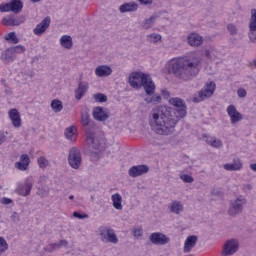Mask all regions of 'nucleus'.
<instances>
[{
  "mask_svg": "<svg viewBox=\"0 0 256 256\" xmlns=\"http://www.w3.org/2000/svg\"><path fill=\"white\" fill-rule=\"evenodd\" d=\"M169 104L175 107L174 115L176 119L171 114V108L166 106H157L150 112V125L157 135H173L177 121L187 117L185 100L174 97L169 99Z\"/></svg>",
  "mask_w": 256,
  "mask_h": 256,
  "instance_id": "obj_1",
  "label": "nucleus"
},
{
  "mask_svg": "<svg viewBox=\"0 0 256 256\" xmlns=\"http://www.w3.org/2000/svg\"><path fill=\"white\" fill-rule=\"evenodd\" d=\"M169 71L177 79L182 81H191L199 75L201 71V58L195 56H186L172 59L169 63Z\"/></svg>",
  "mask_w": 256,
  "mask_h": 256,
  "instance_id": "obj_2",
  "label": "nucleus"
},
{
  "mask_svg": "<svg viewBox=\"0 0 256 256\" xmlns=\"http://www.w3.org/2000/svg\"><path fill=\"white\" fill-rule=\"evenodd\" d=\"M91 110L84 107L80 112V123L86 129V141L91 149H98L95 140V121L91 119Z\"/></svg>",
  "mask_w": 256,
  "mask_h": 256,
  "instance_id": "obj_3",
  "label": "nucleus"
},
{
  "mask_svg": "<svg viewBox=\"0 0 256 256\" xmlns=\"http://www.w3.org/2000/svg\"><path fill=\"white\" fill-rule=\"evenodd\" d=\"M216 87L217 86L215 82H206L204 87L193 97V103H201L205 101V99L213 97V93H215Z\"/></svg>",
  "mask_w": 256,
  "mask_h": 256,
  "instance_id": "obj_4",
  "label": "nucleus"
},
{
  "mask_svg": "<svg viewBox=\"0 0 256 256\" xmlns=\"http://www.w3.org/2000/svg\"><path fill=\"white\" fill-rule=\"evenodd\" d=\"M98 233L102 243H112L113 245H117V243H119V238L117 237V234H115V230H113V228L100 226L98 228Z\"/></svg>",
  "mask_w": 256,
  "mask_h": 256,
  "instance_id": "obj_5",
  "label": "nucleus"
},
{
  "mask_svg": "<svg viewBox=\"0 0 256 256\" xmlns=\"http://www.w3.org/2000/svg\"><path fill=\"white\" fill-rule=\"evenodd\" d=\"M245 205H247V198H245V196H239L235 200H232L228 209V215L230 217H237V215H241Z\"/></svg>",
  "mask_w": 256,
  "mask_h": 256,
  "instance_id": "obj_6",
  "label": "nucleus"
},
{
  "mask_svg": "<svg viewBox=\"0 0 256 256\" xmlns=\"http://www.w3.org/2000/svg\"><path fill=\"white\" fill-rule=\"evenodd\" d=\"M1 13H9L11 11L15 15L23 11V2L21 0H11L10 3L0 4Z\"/></svg>",
  "mask_w": 256,
  "mask_h": 256,
  "instance_id": "obj_7",
  "label": "nucleus"
},
{
  "mask_svg": "<svg viewBox=\"0 0 256 256\" xmlns=\"http://www.w3.org/2000/svg\"><path fill=\"white\" fill-rule=\"evenodd\" d=\"M149 75L142 72H132L129 76V85L133 89H141L143 83L147 82V77Z\"/></svg>",
  "mask_w": 256,
  "mask_h": 256,
  "instance_id": "obj_8",
  "label": "nucleus"
},
{
  "mask_svg": "<svg viewBox=\"0 0 256 256\" xmlns=\"http://www.w3.org/2000/svg\"><path fill=\"white\" fill-rule=\"evenodd\" d=\"M68 163L72 169H79L81 167L82 158L81 151L77 147H73L69 151Z\"/></svg>",
  "mask_w": 256,
  "mask_h": 256,
  "instance_id": "obj_9",
  "label": "nucleus"
},
{
  "mask_svg": "<svg viewBox=\"0 0 256 256\" xmlns=\"http://www.w3.org/2000/svg\"><path fill=\"white\" fill-rule=\"evenodd\" d=\"M149 241L152 245H167L171 239L161 232H154L150 234Z\"/></svg>",
  "mask_w": 256,
  "mask_h": 256,
  "instance_id": "obj_10",
  "label": "nucleus"
},
{
  "mask_svg": "<svg viewBox=\"0 0 256 256\" xmlns=\"http://www.w3.org/2000/svg\"><path fill=\"white\" fill-rule=\"evenodd\" d=\"M239 251V241L232 239L228 240L224 245V249L222 251L223 256H231L235 255Z\"/></svg>",
  "mask_w": 256,
  "mask_h": 256,
  "instance_id": "obj_11",
  "label": "nucleus"
},
{
  "mask_svg": "<svg viewBox=\"0 0 256 256\" xmlns=\"http://www.w3.org/2000/svg\"><path fill=\"white\" fill-rule=\"evenodd\" d=\"M228 117H230V122L232 125H236L239 121H243V114L237 111L235 105H229L226 109Z\"/></svg>",
  "mask_w": 256,
  "mask_h": 256,
  "instance_id": "obj_12",
  "label": "nucleus"
},
{
  "mask_svg": "<svg viewBox=\"0 0 256 256\" xmlns=\"http://www.w3.org/2000/svg\"><path fill=\"white\" fill-rule=\"evenodd\" d=\"M34 183L35 180L32 176L27 177L25 179L24 185L18 188L19 195H22V197H28V195H31V189H33Z\"/></svg>",
  "mask_w": 256,
  "mask_h": 256,
  "instance_id": "obj_13",
  "label": "nucleus"
},
{
  "mask_svg": "<svg viewBox=\"0 0 256 256\" xmlns=\"http://www.w3.org/2000/svg\"><path fill=\"white\" fill-rule=\"evenodd\" d=\"M51 25V18L49 16L45 17L39 24L36 25V27L33 29L34 35H37L38 37H41L45 31H47V28Z\"/></svg>",
  "mask_w": 256,
  "mask_h": 256,
  "instance_id": "obj_14",
  "label": "nucleus"
},
{
  "mask_svg": "<svg viewBox=\"0 0 256 256\" xmlns=\"http://www.w3.org/2000/svg\"><path fill=\"white\" fill-rule=\"evenodd\" d=\"M145 173H149V166L147 165L132 166L128 170V174L130 177H141V175H145Z\"/></svg>",
  "mask_w": 256,
  "mask_h": 256,
  "instance_id": "obj_15",
  "label": "nucleus"
},
{
  "mask_svg": "<svg viewBox=\"0 0 256 256\" xmlns=\"http://www.w3.org/2000/svg\"><path fill=\"white\" fill-rule=\"evenodd\" d=\"M92 115L96 121H107V119H109V112L101 106L95 107Z\"/></svg>",
  "mask_w": 256,
  "mask_h": 256,
  "instance_id": "obj_16",
  "label": "nucleus"
},
{
  "mask_svg": "<svg viewBox=\"0 0 256 256\" xmlns=\"http://www.w3.org/2000/svg\"><path fill=\"white\" fill-rule=\"evenodd\" d=\"M9 119L12 121L13 127L19 129L21 127V113L16 108H12L8 112Z\"/></svg>",
  "mask_w": 256,
  "mask_h": 256,
  "instance_id": "obj_17",
  "label": "nucleus"
},
{
  "mask_svg": "<svg viewBox=\"0 0 256 256\" xmlns=\"http://www.w3.org/2000/svg\"><path fill=\"white\" fill-rule=\"evenodd\" d=\"M197 241H199V238L195 235L188 236L185 240L183 252L184 253H191L193 248L197 245Z\"/></svg>",
  "mask_w": 256,
  "mask_h": 256,
  "instance_id": "obj_18",
  "label": "nucleus"
},
{
  "mask_svg": "<svg viewBox=\"0 0 256 256\" xmlns=\"http://www.w3.org/2000/svg\"><path fill=\"white\" fill-rule=\"evenodd\" d=\"M168 209L170 213H173L174 215H181L184 211L183 203L179 200H172L171 203L168 205Z\"/></svg>",
  "mask_w": 256,
  "mask_h": 256,
  "instance_id": "obj_19",
  "label": "nucleus"
},
{
  "mask_svg": "<svg viewBox=\"0 0 256 256\" xmlns=\"http://www.w3.org/2000/svg\"><path fill=\"white\" fill-rule=\"evenodd\" d=\"M89 89V84L87 82H79L77 89L75 90V99L77 101H81L83 97H85V93H87Z\"/></svg>",
  "mask_w": 256,
  "mask_h": 256,
  "instance_id": "obj_20",
  "label": "nucleus"
},
{
  "mask_svg": "<svg viewBox=\"0 0 256 256\" xmlns=\"http://www.w3.org/2000/svg\"><path fill=\"white\" fill-rule=\"evenodd\" d=\"M29 163H31V160L29 159V155L22 154L20 156V161L15 163V167L19 171H27V169H29Z\"/></svg>",
  "mask_w": 256,
  "mask_h": 256,
  "instance_id": "obj_21",
  "label": "nucleus"
},
{
  "mask_svg": "<svg viewBox=\"0 0 256 256\" xmlns=\"http://www.w3.org/2000/svg\"><path fill=\"white\" fill-rule=\"evenodd\" d=\"M225 171H241L243 162L239 158H234L232 163L224 164Z\"/></svg>",
  "mask_w": 256,
  "mask_h": 256,
  "instance_id": "obj_22",
  "label": "nucleus"
},
{
  "mask_svg": "<svg viewBox=\"0 0 256 256\" xmlns=\"http://www.w3.org/2000/svg\"><path fill=\"white\" fill-rule=\"evenodd\" d=\"M187 40L191 47H201V45H203V36L198 33H191Z\"/></svg>",
  "mask_w": 256,
  "mask_h": 256,
  "instance_id": "obj_23",
  "label": "nucleus"
},
{
  "mask_svg": "<svg viewBox=\"0 0 256 256\" xmlns=\"http://www.w3.org/2000/svg\"><path fill=\"white\" fill-rule=\"evenodd\" d=\"M139 5L135 2H126L119 7L120 13H135Z\"/></svg>",
  "mask_w": 256,
  "mask_h": 256,
  "instance_id": "obj_24",
  "label": "nucleus"
},
{
  "mask_svg": "<svg viewBox=\"0 0 256 256\" xmlns=\"http://www.w3.org/2000/svg\"><path fill=\"white\" fill-rule=\"evenodd\" d=\"M111 73H113V69L107 65H101L95 69L96 77H109Z\"/></svg>",
  "mask_w": 256,
  "mask_h": 256,
  "instance_id": "obj_25",
  "label": "nucleus"
},
{
  "mask_svg": "<svg viewBox=\"0 0 256 256\" xmlns=\"http://www.w3.org/2000/svg\"><path fill=\"white\" fill-rule=\"evenodd\" d=\"M2 23L6 27H15L21 25V23H23V20H21V18L19 17L15 18L13 16H7L2 19Z\"/></svg>",
  "mask_w": 256,
  "mask_h": 256,
  "instance_id": "obj_26",
  "label": "nucleus"
},
{
  "mask_svg": "<svg viewBox=\"0 0 256 256\" xmlns=\"http://www.w3.org/2000/svg\"><path fill=\"white\" fill-rule=\"evenodd\" d=\"M144 87L145 93L148 95H153L155 93V82L151 79V76H147L146 82L142 84Z\"/></svg>",
  "mask_w": 256,
  "mask_h": 256,
  "instance_id": "obj_27",
  "label": "nucleus"
},
{
  "mask_svg": "<svg viewBox=\"0 0 256 256\" xmlns=\"http://www.w3.org/2000/svg\"><path fill=\"white\" fill-rule=\"evenodd\" d=\"M205 142L207 145H210V147H214L215 149H219L220 147H223V142L221 139H217L215 137L204 135Z\"/></svg>",
  "mask_w": 256,
  "mask_h": 256,
  "instance_id": "obj_28",
  "label": "nucleus"
},
{
  "mask_svg": "<svg viewBox=\"0 0 256 256\" xmlns=\"http://www.w3.org/2000/svg\"><path fill=\"white\" fill-rule=\"evenodd\" d=\"M111 200L113 203L114 209H117V211H121L123 209V197H121V194L116 193L111 196Z\"/></svg>",
  "mask_w": 256,
  "mask_h": 256,
  "instance_id": "obj_29",
  "label": "nucleus"
},
{
  "mask_svg": "<svg viewBox=\"0 0 256 256\" xmlns=\"http://www.w3.org/2000/svg\"><path fill=\"white\" fill-rule=\"evenodd\" d=\"M1 59H2V61H4V63H11V61H13V59H15V53L13 52V49L8 48V49L4 50L2 52Z\"/></svg>",
  "mask_w": 256,
  "mask_h": 256,
  "instance_id": "obj_30",
  "label": "nucleus"
},
{
  "mask_svg": "<svg viewBox=\"0 0 256 256\" xmlns=\"http://www.w3.org/2000/svg\"><path fill=\"white\" fill-rule=\"evenodd\" d=\"M60 45H62L64 49H71V47H73V39L71 36L64 35L60 39Z\"/></svg>",
  "mask_w": 256,
  "mask_h": 256,
  "instance_id": "obj_31",
  "label": "nucleus"
},
{
  "mask_svg": "<svg viewBox=\"0 0 256 256\" xmlns=\"http://www.w3.org/2000/svg\"><path fill=\"white\" fill-rule=\"evenodd\" d=\"M51 107L54 113H61L63 111V102L59 99H54L51 102Z\"/></svg>",
  "mask_w": 256,
  "mask_h": 256,
  "instance_id": "obj_32",
  "label": "nucleus"
},
{
  "mask_svg": "<svg viewBox=\"0 0 256 256\" xmlns=\"http://www.w3.org/2000/svg\"><path fill=\"white\" fill-rule=\"evenodd\" d=\"M145 101L148 103V104H152V105H159V103H161L162 101V98H161V95L159 94H156L154 96H148L145 98Z\"/></svg>",
  "mask_w": 256,
  "mask_h": 256,
  "instance_id": "obj_33",
  "label": "nucleus"
},
{
  "mask_svg": "<svg viewBox=\"0 0 256 256\" xmlns=\"http://www.w3.org/2000/svg\"><path fill=\"white\" fill-rule=\"evenodd\" d=\"M250 22H249V31H255L256 29V9L251 10Z\"/></svg>",
  "mask_w": 256,
  "mask_h": 256,
  "instance_id": "obj_34",
  "label": "nucleus"
},
{
  "mask_svg": "<svg viewBox=\"0 0 256 256\" xmlns=\"http://www.w3.org/2000/svg\"><path fill=\"white\" fill-rule=\"evenodd\" d=\"M155 19H157L155 16H151L150 18L145 19L143 22L144 29H151V27H153L155 24Z\"/></svg>",
  "mask_w": 256,
  "mask_h": 256,
  "instance_id": "obj_35",
  "label": "nucleus"
},
{
  "mask_svg": "<svg viewBox=\"0 0 256 256\" xmlns=\"http://www.w3.org/2000/svg\"><path fill=\"white\" fill-rule=\"evenodd\" d=\"M93 99L96 101V103H107V95L103 93L94 94Z\"/></svg>",
  "mask_w": 256,
  "mask_h": 256,
  "instance_id": "obj_36",
  "label": "nucleus"
},
{
  "mask_svg": "<svg viewBox=\"0 0 256 256\" xmlns=\"http://www.w3.org/2000/svg\"><path fill=\"white\" fill-rule=\"evenodd\" d=\"M37 163L40 169H46V167H49V160L43 156L37 159Z\"/></svg>",
  "mask_w": 256,
  "mask_h": 256,
  "instance_id": "obj_37",
  "label": "nucleus"
},
{
  "mask_svg": "<svg viewBox=\"0 0 256 256\" xmlns=\"http://www.w3.org/2000/svg\"><path fill=\"white\" fill-rule=\"evenodd\" d=\"M6 41H11V43H14L15 45L19 43V38H17V35L15 32H10L8 35L5 37Z\"/></svg>",
  "mask_w": 256,
  "mask_h": 256,
  "instance_id": "obj_38",
  "label": "nucleus"
},
{
  "mask_svg": "<svg viewBox=\"0 0 256 256\" xmlns=\"http://www.w3.org/2000/svg\"><path fill=\"white\" fill-rule=\"evenodd\" d=\"M7 249H9V244L7 243V240H5V238L3 237H0V255L2 253H5Z\"/></svg>",
  "mask_w": 256,
  "mask_h": 256,
  "instance_id": "obj_39",
  "label": "nucleus"
},
{
  "mask_svg": "<svg viewBox=\"0 0 256 256\" xmlns=\"http://www.w3.org/2000/svg\"><path fill=\"white\" fill-rule=\"evenodd\" d=\"M227 30L229 31V34L232 35L233 37H235V35H237V33H239V29L233 23H230L227 25Z\"/></svg>",
  "mask_w": 256,
  "mask_h": 256,
  "instance_id": "obj_40",
  "label": "nucleus"
},
{
  "mask_svg": "<svg viewBox=\"0 0 256 256\" xmlns=\"http://www.w3.org/2000/svg\"><path fill=\"white\" fill-rule=\"evenodd\" d=\"M65 136H66V139H69L70 141H74L75 131L73 130V127L66 128Z\"/></svg>",
  "mask_w": 256,
  "mask_h": 256,
  "instance_id": "obj_41",
  "label": "nucleus"
},
{
  "mask_svg": "<svg viewBox=\"0 0 256 256\" xmlns=\"http://www.w3.org/2000/svg\"><path fill=\"white\" fill-rule=\"evenodd\" d=\"M180 179L181 181H183L184 183H193V181H195V179L193 178V176L189 175V174H182L180 175Z\"/></svg>",
  "mask_w": 256,
  "mask_h": 256,
  "instance_id": "obj_42",
  "label": "nucleus"
},
{
  "mask_svg": "<svg viewBox=\"0 0 256 256\" xmlns=\"http://www.w3.org/2000/svg\"><path fill=\"white\" fill-rule=\"evenodd\" d=\"M57 249H59L57 243L49 244L48 246L44 247V251L47 253H53V251H57Z\"/></svg>",
  "mask_w": 256,
  "mask_h": 256,
  "instance_id": "obj_43",
  "label": "nucleus"
},
{
  "mask_svg": "<svg viewBox=\"0 0 256 256\" xmlns=\"http://www.w3.org/2000/svg\"><path fill=\"white\" fill-rule=\"evenodd\" d=\"M148 39L152 43H157V42L161 41V35L156 34V33L150 34V35H148Z\"/></svg>",
  "mask_w": 256,
  "mask_h": 256,
  "instance_id": "obj_44",
  "label": "nucleus"
},
{
  "mask_svg": "<svg viewBox=\"0 0 256 256\" xmlns=\"http://www.w3.org/2000/svg\"><path fill=\"white\" fill-rule=\"evenodd\" d=\"M11 49L13 50V53L15 55V53H25V46H15V47H11Z\"/></svg>",
  "mask_w": 256,
  "mask_h": 256,
  "instance_id": "obj_45",
  "label": "nucleus"
},
{
  "mask_svg": "<svg viewBox=\"0 0 256 256\" xmlns=\"http://www.w3.org/2000/svg\"><path fill=\"white\" fill-rule=\"evenodd\" d=\"M237 95H238V97H240V99H243V98L247 97V90H245L244 88H239L237 90Z\"/></svg>",
  "mask_w": 256,
  "mask_h": 256,
  "instance_id": "obj_46",
  "label": "nucleus"
},
{
  "mask_svg": "<svg viewBox=\"0 0 256 256\" xmlns=\"http://www.w3.org/2000/svg\"><path fill=\"white\" fill-rule=\"evenodd\" d=\"M249 39L252 41V43H256V29L255 30H249Z\"/></svg>",
  "mask_w": 256,
  "mask_h": 256,
  "instance_id": "obj_47",
  "label": "nucleus"
},
{
  "mask_svg": "<svg viewBox=\"0 0 256 256\" xmlns=\"http://www.w3.org/2000/svg\"><path fill=\"white\" fill-rule=\"evenodd\" d=\"M133 235H134V237H142L143 236V228H134Z\"/></svg>",
  "mask_w": 256,
  "mask_h": 256,
  "instance_id": "obj_48",
  "label": "nucleus"
},
{
  "mask_svg": "<svg viewBox=\"0 0 256 256\" xmlns=\"http://www.w3.org/2000/svg\"><path fill=\"white\" fill-rule=\"evenodd\" d=\"M73 217H76V219H87V217H89V215L81 214L79 212H74Z\"/></svg>",
  "mask_w": 256,
  "mask_h": 256,
  "instance_id": "obj_49",
  "label": "nucleus"
},
{
  "mask_svg": "<svg viewBox=\"0 0 256 256\" xmlns=\"http://www.w3.org/2000/svg\"><path fill=\"white\" fill-rule=\"evenodd\" d=\"M161 95L162 97H164V99H169V97H171V92H169V90L167 89H162Z\"/></svg>",
  "mask_w": 256,
  "mask_h": 256,
  "instance_id": "obj_50",
  "label": "nucleus"
},
{
  "mask_svg": "<svg viewBox=\"0 0 256 256\" xmlns=\"http://www.w3.org/2000/svg\"><path fill=\"white\" fill-rule=\"evenodd\" d=\"M58 245V249H61V247H67L69 245V242L67 240H60L59 243H56Z\"/></svg>",
  "mask_w": 256,
  "mask_h": 256,
  "instance_id": "obj_51",
  "label": "nucleus"
},
{
  "mask_svg": "<svg viewBox=\"0 0 256 256\" xmlns=\"http://www.w3.org/2000/svg\"><path fill=\"white\" fill-rule=\"evenodd\" d=\"M1 203H2L3 205H11V203H13V200H11V198H3V199L1 200Z\"/></svg>",
  "mask_w": 256,
  "mask_h": 256,
  "instance_id": "obj_52",
  "label": "nucleus"
},
{
  "mask_svg": "<svg viewBox=\"0 0 256 256\" xmlns=\"http://www.w3.org/2000/svg\"><path fill=\"white\" fill-rule=\"evenodd\" d=\"M11 219L14 223L19 222V216L17 215V212H13L11 215Z\"/></svg>",
  "mask_w": 256,
  "mask_h": 256,
  "instance_id": "obj_53",
  "label": "nucleus"
},
{
  "mask_svg": "<svg viewBox=\"0 0 256 256\" xmlns=\"http://www.w3.org/2000/svg\"><path fill=\"white\" fill-rule=\"evenodd\" d=\"M141 5H153V0H138Z\"/></svg>",
  "mask_w": 256,
  "mask_h": 256,
  "instance_id": "obj_54",
  "label": "nucleus"
},
{
  "mask_svg": "<svg viewBox=\"0 0 256 256\" xmlns=\"http://www.w3.org/2000/svg\"><path fill=\"white\" fill-rule=\"evenodd\" d=\"M5 133L0 132V145H3L5 143Z\"/></svg>",
  "mask_w": 256,
  "mask_h": 256,
  "instance_id": "obj_55",
  "label": "nucleus"
},
{
  "mask_svg": "<svg viewBox=\"0 0 256 256\" xmlns=\"http://www.w3.org/2000/svg\"><path fill=\"white\" fill-rule=\"evenodd\" d=\"M38 195H40V197H45V195H49V190H46L44 192H38Z\"/></svg>",
  "mask_w": 256,
  "mask_h": 256,
  "instance_id": "obj_56",
  "label": "nucleus"
},
{
  "mask_svg": "<svg viewBox=\"0 0 256 256\" xmlns=\"http://www.w3.org/2000/svg\"><path fill=\"white\" fill-rule=\"evenodd\" d=\"M205 55L208 57V59H213V56L211 55V51L205 50Z\"/></svg>",
  "mask_w": 256,
  "mask_h": 256,
  "instance_id": "obj_57",
  "label": "nucleus"
},
{
  "mask_svg": "<svg viewBox=\"0 0 256 256\" xmlns=\"http://www.w3.org/2000/svg\"><path fill=\"white\" fill-rule=\"evenodd\" d=\"M250 169L256 173V163L250 165Z\"/></svg>",
  "mask_w": 256,
  "mask_h": 256,
  "instance_id": "obj_58",
  "label": "nucleus"
},
{
  "mask_svg": "<svg viewBox=\"0 0 256 256\" xmlns=\"http://www.w3.org/2000/svg\"><path fill=\"white\" fill-rule=\"evenodd\" d=\"M5 91H6L7 95H9V94L11 93V91L9 90V88H6Z\"/></svg>",
  "mask_w": 256,
  "mask_h": 256,
  "instance_id": "obj_59",
  "label": "nucleus"
},
{
  "mask_svg": "<svg viewBox=\"0 0 256 256\" xmlns=\"http://www.w3.org/2000/svg\"><path fill=\"white\" fill-rule=\"evenodd\" d=\"M69 199H70L71 201H73V200L75 199V196L70 195V196H69Z\"/></svg>",
  "mask_w": 256,
  "mask_h": 256,
  "instance_id": "obj_60",
  "label": "nucleus"
},
{
  "mask_svg": "<svg viewBox=\"0 0 256 256\" xmlns=\"http://www.w3.org/2000/svg\"><path fill=\"white\" fill-rule=\"evenodd\" d=\"M30 1H32V3H39V1L41 0H30Z\"/></svg>",
  "mask_w": 256,
  "mask_h": 256,
  "instance_id": "obj_61",
  "label": "nucleus"
},
{
  "mask_svg": "<svg viewBox=\"0 0 256 256\" xmlns=\"http://www.w3.org/2000/svg\"><path fill=\"white\" fill-rule=\"evenodd\" d=\"M1 83H2V85H4L5 86V80H1Z\"/></svg>",
  "mask_w": 256,
  "mask_h": 256,
  "instance_id": "obj_62",
  "label": "nucleus"
},
{
  "mask_svg": "<svg viewBox=\"0 0 256 256\" xmlns=\"http://www.w3.org/2000/svg\"><path fill=\"white\" fill-rule=\"evenodd\" d=\"M40 179H46V178H45V176H43V177H40Z\"/></svg>",
  "mask_w": 256,
  "mask_h": 256,
  "instance_id": "obj_63",
  "label": "nucleus"
}]
</instances>
